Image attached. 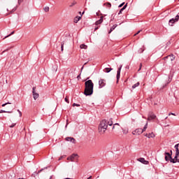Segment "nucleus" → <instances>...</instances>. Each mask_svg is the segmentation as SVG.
Returning <instances> with one entry per match:
<instances>
[{
    "label": "nucleus",
    "instance_id": "f257e3e1",
    "mask_svg": "<svg viewBox=\"0 0 179 179\" xmlns=\"http://www.w3.org/2000/svg\"><path fill=\"white\" fill-rule=\"evenodd\" d=\"M94 87V84L92 80H88L85 83V96H92L93 94V89Z\"/></svg>",
    "mask_w": 179,
    "mask_h": 179
},
{
    "label": "nucleus",
    "instance_id": "f03ea898",
    "mask_svg": "<svg viewBox=\"0 0 179 179\" xmlns=\"http://www.w3.org/2000/svg\"><path fill=\"white\" fill-rule=\"evenodd\" d=\"M108 126H113V119H110V121H107L106 120H102L99 126V132L101 134H104V132L107 131Z\"/></svg>",
    "mask_w": 179,
    "mask_h": 179
},
{
    "label": "nucleus",
    "instance_id": "7ed1b4c3",
    "mask_svg": "<svg viewBox=\"0 0 179 179\" xmlns=\"http://www.w3.org/2000/svg\"><path fill=\"white\" fill-rule=\"evenodd\" d=\"M178 155L177 152H176V155L174 159H173V151L171 150V153L165 152L164 155H165V160L166 162H171V163H178Z\"/></svg>",
    "mask_w": 179,
    "mask_h": 179
},
{
    "label": "nucleus",
    "instance_id": "20e7f679",
    "mask_svg": "<svg viewBox=\"0 0 179 179\" xmlns=\"http://www.w3.org/2000/svg\"><path fill=\"white\" fill-rule=\"evenodd\" d=\"M148 129V123L145 124L143 129H136V130L132 131L133 135H141V134H143L145 131Z\"/></svg>",
    "mask_w": 179,
    "mask_h": 179
},
{
    "label": "nucleus",
    "instance_id": "39448f33",
    "mask_svg": "<svg viewBox=\"0 0 179 179\" xmlns=\"http://www.w3.org/2000/svg\"><path fill=\"white\" fill-rule=\"evenodd\" d=\"M103 19H104V17L101 16L100 19L95 22V25L96 27H95L94 28V31H96V30H99V28L100 27V25L99 26V24H101L103 23Z\"/></svg>",
    "mask_w": 179,
    "mask_h": 179
},
{
    "label": "nucleus",
    "instance_id": "423d86ee",
    "mask_svg": "<svg viewBox=\"0 0 179 179\" xmlns=\"http://www.w3.org/2000/svg\"><path fill=\"white\" fill-rule=\"evenodd\" d=\"M122 69V64H120V67L117 69V76H116L117 83H118V81L120 80V78L121 76V69Z\"/></svg>",
    "mask_w": 179,
    "mask_h": 179
},
{
    "label": "nucleus",
    "instance_id": "0eeeda50",
    "mask_svg": "<svg viewBox=\"0 0 179 179\" xmlns=\"http://www.w3.org/2000/svg\"><path fill=\"white\" fill-rule=\"evenodd\" d=\"M32 95L34 100L38 99L40 96L38 93L36 92V87H33L32 88Z\"/></svg>",
    "mask_w": 179,
    "mask_h": 179
},
{
    "label": "nucleus",
    "instance_id": "6e6552de",
    "mask_svg": "<svg viewBox=\"0 0 179 179\" xmlns=\"http://www.w3.org/2000/svg\"><path fill=\"white\" fill-rule=\"evenodd\" d=\"M166 59H169V61H174L176 59V56L174 55L171 54L165 57H164V60L166 61Z\"/></svg>",
    "mask_w": 179,
    "mask_h": 179
},
{
    "label": "nucleus",
    "instance_id": "1a4fd4ad",
    "mask_svg": "<svg viewBox=\"0 0 179 179\" xmlns=\"http://www.w3.org/2000/svg\"><path fill=\"white\" fill-rule=\"evenodd\" d=\"M99 89H101L102 87H104L106 86V80L104 79H100L99 80Z\"/></svg>",
    "mask_w": 179,
    "mask_h": 179
},
{
    "label": "nucleus",
    "instance_id": "9d476101",
    "mask_svg": "<svg viewBox=\"0 0 179 179\" xmlns=\"http://www.w3.org/2000/svg\"><path fill=\"white\" fill-rule=\"evenodd\" d=\"M66 141H67V142H71L72 143H76V139L73 137H66Z\"/></svg>",
    "mask_w": 179,
    "mask_h": 179
},
{
    "label": "nucleus",
    "instance_id": "9b49d317",
    "mask_svg": "<svg viewBox=\"0 0 179 179\" xmlns=\"http://www.w3.org/2000/svg\"><path fill=\"white\" fill-rule=\"evenodd\" d=\"M78 157L77 154H72L70 157L67 158V160H70L71 162H73L75 160V158Z\"/></svg>",
    "mask_w": 179,
    "mask_h": 179
},
{
    "label": "nucleus",
    "instance_id": "f8f14e48",
    "mask_svg": "<svg viewBox=\"0 0 179 179\" xmlns=\"http://www.w3.org/2000/svg\"><path fill=\"white\" fill-rule=\"evenodd\" d=\"M138 161L143 163V164H149V161H146L143 157L139 158Z\"/></svg>",
    "mask_w": 179,
    "mask_h": 179
},
{
    "label": "nucleus",
    "instance_id": "ddd939ff",
    "mask_svg": "<svg viewBox=\"0 0 179 179\" xmlns=\"http://www.w3.org/2000/svg\"><path fill=\"white\" fill-rule=\"evenodd\" d=\"M145 136H147V138H155V134L154 133H150V134H145Z\"/></svg>",
    "mask_w": 179,
    "mask_h": 179
},
{
    "label": "nucleus",
    "instance_id": "4468645a",
    "mask_svg": "<svg viewBox=\"0 0 179 179\" xmlns=\"http://www.w3.org/2000/svg\"><path fill=\"white\" fill-rule=\"evenodd\" d=\"M156 118V115H155L153 113H151V115L148 117V120H155Z\"/></svg>",
    "mask_w": 179,
    "mask_h": 179
},
{
    "label": "nucleus",
    "instance_id": "2eb2a0df",
    "mask_svg": "<svg viewBox=\"0 0 179 179\" xmlns=\"http://www.w3.org/2000/svg\"><path fill=\"white\" fill-rule=\"evenodd\" d=\"M111 71H113V68H105L104 69V72H106V73H109Z\"/></svg>",
    "mask_w": 179,
    "mask_h": 179
},
{
    "label": "nucleus",
    "instance_id": "dca6fc26",
    "mask_svg": "<svg viewBox=\"0 0 179 179\" xmlns=\"http://www.w3.org/2000/svg\"><path fill=\"white\" fill-rule=\"evenodd\" d=\"M2 113H7L8 114H12L13 113L12 110H0V114Z\"/></svg>",
    "mask_w": 179,
    "mask_h": 179
},
{
    "label": "nucleus",
    "instance_id": "f3484780",
    "mask_svg": "<svg viewBox=\"0 0 179 179\" xmlns=\"http://www.w3.org/2000/svg\"><path fill=\"white\" fill-rule=\"evenodd\" d=\"M175 149H176V155H179V145H178V144H176V145H175Z\"/></svg>",
    "mask_w": 179,
    "mask_h": 179
},
{
    "label": "nucleus",
    "instance_id": "a211bd4d",
    "mask_svg": "<svg viewBox=\"0 0 179 179\" xmlns=\"http://www.w3.org/2000/svg\"><path fill=\"white\" fill-rule=\"evenodd\" d=\"M80 19H82V17H79V16L76 17L74 19V23H78V22H79Z\"/></svg>",
    "mask_w": 179,
    "mask_h": 179
},
{
    "label": "nucleus",
    "instance_id": "6ab92c4d",
    "mask_svg": "<svg viewBox=\"0 0 179 179\" xmlns=\"http://www.w3.org/2000/svg\"><path fill=\"white\" fill-rule=\"evenodd\" d=\"M80 48L86 50V49H87V45H85V44H81V45H80Z\"/></svg>",
    "mask_w": 179,
    "mask_h": 179
},
{
    "label": "nucleus",
    "instance_id": "aec40b11",
    "mask_svg": "<svg viewBox=\"0 0 179 179\" xmlns=\"http://www.w3.org/2000/svg\"><path fill=\"white\" fill-rule=\"evenodd\" d=\"M13 34H15V31H13L10 34H8V36H5L3 40H5V38H8V37H10V36H12Z\"/></svg>",
    "mask_w": 179,
    "mask_h": 179
},
{
    "label": "nucleus",
    "instance_id": "412c9836",
    "mask_svg": "<svg viewBox=\"0 0 179 179\" xmlns=\"http://www.w3.org/2000/svg\"><path fill=\"white\" fill-rule=\"evenodd\" d=\"M139 85H140L139 82L136 83V84L132 85V89H136V87H138Z\"/></svg>",
    "mask_w": 179,
    "mask_h": 179
},
{
    "label": "nucleus",
    "instance_id": "4be33fe9",
    "mask_svg": "<svg viewBox=\"0 0 179 179\" xmlns=\"http://www.w3.org/2000/svg\"><path fill=\"white\" fill-rule=\"evenodd\" d=\"M77 2L76 1H73L70 5L69 7L72 8V6H75V5H76Z\"/></svg>",
    "mask_w": 179,
    "mask_h": 179
},
{
    "label": "nucleus",
    "instance_id": "5701e85b",
    "mask_svg": "<svg viewBox=\"0 0 179 179\" xmlns=\"http://www.w3.org/2000/svg\"><path fill=\"white\" fill-rule=\"evenodd\" d=\"M103 6H106L108 8H111V3L107 2L103 3Z\"/></svg>",
    "mask_w": 179,
    "mask_h": 179
},
{
    "label": "nucleus",
    "instance_id": "b1692460",
    "mask_svg": "<svg viewBox=\"0 0 179 179\" xmlns=\"http://www.w3.org/2000/svg\"><path fill=\"white\" fill-rule=\"evenodd\" d=\"M65 45V41H62L61 43V50L64 51V45Z\"/></svg>",
    "mask_w": 179,
    "mask_h": 179
},
{
    "label": "nucleus",
    "instance_id": "393cba45",
    "mask_svg": "<svg viewBox=\"0 0 179 179\" xmlns=\"http://www.w3.org/2000/svg\"><path fill=\"white\" fill-rule=\"evenodd\" d=\"M43 10H45V12H49L50 11V7L46 6V7L43 8Z\"/></svg>",
    "mask_w": 179,
    "mask_h": 179
},
{
    "label": "nucleus",
    "instance_id": "a878e982",
    "mask_svg": "<svg viewBox=\"0 0 179 179\" xmlns=\"http://www.w3.org/2000/svg\"><path fill=\"white\" fill-rule=\"evenodd\" d=\"M115 27H116L115 25H113V26L110 28V29L108 34H110V33H111V32L115 29Z\"/></svg>",
    "mask_w": 179,
    "mask_h": 179
},
{
    "label": "nucleus",
    "instance_id": "bb28decb",
    "mask_svg": "<svg viewBox=\"0 0 179 179\" xmlns=\"http://www.w3.org/2000/svg\"><path fill=\"white\" fill-rule=\"evenodd\" d=\"M17 8H16V7H14L13 9H12V10L11 11H10V13H13V12H16V10H17Z\"/></svg>",
    "mask_w": 179,
    "mask_h": 179
},
{
    "label": "nucleus",
    "instance_id": "cd10ccee",
    "mask_svg": "<svg viewBox=\"0 0 179 179\" xmlns=\"http://www.w3.org/2000/svg\"><path fill=\"white\" fill-rule=\"evenodd\" d=\"M73 107H80V104H78V103H73Z\"/></svg>",
    "mask_w": 179,
    "mask_h": 179
},
{
    "label": "nucleus",
    "instance_id": "c85d7f7f",
    "mask_svg": "<svg viewBox=\"0 0 179 179\" xmlns=\"http://www.w3.org/2000/svg\"><path fill=\"white\" fill-rule=\"evenodd\" d=\"M127 6H128V3H127L122 8L123 10H125L127 9Z\"/></svg>",
    "mask_w": 179,
    "mask_h": 179
},
{
    "label": "nucleus",
    "instance_id": "c756f323",
    "mask_svg": "<svg viewBox=\"0 0 179 179\" xmlns=\"http://www.w3.org/2000/svg\"><path fill=\"white\" fill-rule=\"evenodd\" d=\"M9 127H10V128H14V127H16V123H13Z\"/></svg>",
    "mask_w": 179,
    "mask_h": 179
},
{
    "label": "nucleus",
    "instance_id": "7c9ffc66",
    "mask_svg": "<svg viewBox=\"0 0 179 179\" xmlns=\"http://www.w3.org/2000/svg\"><path fill=\"white\" fill-rule=\"evenodd\" d=\"M115 125H120V124L118 123L114 124L113 126L112 127V131L115 128Z\"/></svg>",
    "mask_w": 179,
    "mask_h": 179
},
{
    "label": "nucleus",
    "instance_id": "2f4dec72",
    "mask_svg": "<svg viewBox=\"0 0 179 179\" xmlns=\"http://www.w3.org/2000/svg\"><path fill=\"white\" fill-rule=\"evenodd\" d=\"M124 5H125V2L122 3L121 4L119 5V8H122V6H124Z\"/></svg>",
    "mask_w": 179,
    "mask_h": 179
},
{
    "label": "nucleus",
    "instance_id": "473e14b6",
    "mask_svg": "<svg viewBox=\"0 0 179 179\" xmlns=\"http://www.w3.org/2000/svg\"><path fill=\"white\" fill-rule=\"evenodd\" d=\"M24 0H18V5H21Z\"/></svg>",
    "mask_w": 179,
    "mask_h": 179
},
{
    "label": "nucleus",
    "instance_id": "72a5a7b5",
    "mask_svg": "<svg viewBox=\"0 0 179 179\" xmlns=\"http://www.w3.org/2000/svg\"><path fill=\"white\" fill-rule=\"evenodd\" d=\"M122 12H124V10L122 8H121L118 13V15H121V13H122Z\"/></svg>",
    "mask_w": 179,
    "mask_h": 179
},
{
    "label": "nucleus",
    "instance_id": "f704fd0d",
    "mask_svg": "<svg viewBox=\"0 0 179 179\" xmlns=\"http://www.w3.org/2000/svg\"><path fill=\"white\" fill-rule=\"evenodd\" d=\"M7 104H10V103L7 102V103H3V104H2V107H5V106H7Z\"/></svg>",
    "mask_w": 179,
    "mask_h": 179
},
{
    "label": "nucleus",
    "instance_id": "c9c22d12",
    "mask_svg": "<svg viewBox=\"0 0 179 179\" xmlns=\"http://www.w3.org/2000/svg\"><path fill=\"white\" fill-rule=\"evenodd\" d=\"M17 111L20 114V117H22V112L20 111V110L17 109Z\"/></svg>",
    "mask_w": 179,
    "mask_h": 179
},
{
    "label": "nucleus",
    "instance_id": "e433bc0d",
    "mask_svg": "<svg viewBox=\"0 0 179 179\" xmlns=\"http://www.w3.org/2000/svg\"><path fill=\"white\" fill-rule=\"evenodd\" d=\"M64 101H66V103H69V100L68 99V98H65L64 99Z\"/></svg>",
    "mask_w": 179,
    "mask_h": 179
},
{
    "label": "nucleus",
    "instance_id": "4c0bfd02",
    "mask_svg": "<svg viewBox=\"0 0 179 179\" xmlns=\"http://www.w3.org/2000/svg\"><path fill=\"white\" fill-rule=\"evenodd\" d=\"M141 31H142V30L138 31L136 34H134V36H138V34H139Z\"/></svg>",
    "mask_w": 179,
    "mask_h": 179
},
{
    "label": "nucleus",
    "instance_id": "58836bf2",
    "mask_svg": "<svg viewBox=\"0 0 179 179\" xmlns=\"http://www.w3.org/2000/svg\"><path fill=\"white\" fill-rule=\"evenodd\" d=\"M169 115H176V113H169Z\"/></svg>",
    "mask_w": 179,
    "mask_h": 179
},
{
    "label": "nucleus",
    "instance_id": "ea45409f",
    "mask_svg": "<svg viewBox=\"0 0 179 179\" xmlns=\"http://www.w3.org/2000/svg\"><path fill=\"white\" fill-rule=\"evenodd\" d=\"M170 44H171V42H170V41L166 43V45H170Z\"/></svg>",
    "mask_w": 179,
    "mask_h": 179
},
{
    "label": "nucleus",
    "instance_id": "a19ab883",
    "mask_svg": "<svg viewBox=\"0 0 179 179\" xmlns=\"http://www.w3.org/2000/svg\"><path fill=\"white\" fill-rule=\"evenodd\" d=\"M8 108H10V110H12V109L13 108V106H8Z\"/></svg>",
    "mask_w": 179,
    "mask_h": 179
},
{
    "label": "nucleus",
    "instance_id": "79ce46f5",
    "mask_svg": "<svg viewBox=\"0 0 179 179\" xmlns=\"http://www.w3.org/2000/svg\"><path fill=\"white\" fill-rule=\"evenodd\" d=\"M77 79H80V75H78V76H77Z\"/></svg>",
    "mask_w": 179,
    "mask_h": 179
},
{
    "label": "nucleus",
    "instance_id": "37998d69",
    "mask_svg": "<svg viewBox=\"0 0 179 179\" xmlns=\"http://www.w3.org/2000/svg\"><path fill=\"white\" fill-rule=\"evenodd\" d=\"M165 127H170L169 124H168L167 123L165 124Z\"/></svg>",
    "mask_w": 179,
    "mask_h": 179
},
{
    "label": "nucleus",
    "instance_id": "c03bdc74",
    "mask_svg": "<svg viewBox=\"0 0 179 179\" xmlns=\"http://www.w3.org/2000/svg\"><path fill=\"white\" fill-rule=\"evenodd\" d=\"M96 16H100V14L99 13H96Z\"/></svg>",
    "mask_w": 179,
    "mask_h": 179
},
{
    "label": "nucleus",
    "instance_id": "a18cd8bd",
    "mask_svg": "<svg viewBox=\"0 0 179 179\" xmlns=\"http://www.w3.org/2000/svg\"><path fill=\"white\" fill-rule=\"evenodd\" d=\"M42 171H43V169H41V170L38 171V173H41Z\"/></svg>",
    "mask_w": 179,
    "mask_h": 179
},
{
    "label": "nucleus",
    "instance_id": "49530a36",
    "mask_svg": "<svg viewBox=\"0 0 179 179\" xmlns=\"http://www.w3.org/2000/svg\"><path fill=\"white\" fill-rule=\"evenodd\" d=\"M141 69H142V68L139 67L138 71L139 72V71H141Z\"/></svg>",
    "mask_w": 179,
    "mask_h": 179
},
{
    "label": "nucleus",
    "instance_id": "de8ad7c7",
    "mask_svg": "<svg viewBox=\"0 0 179 179\" xmlns=\"http://www.w3.org/2000/svg\"><path fill=\"white\" fill-rule=\"evenodd\" d=\"M166 85H164V86L162 87V89H164V87H166Z\"/></svg>",
    "mask_w": 179,
    "mask_h": 179
},
{
    "label": "nucleus",
    "instance_id": "09e8293b",
    "mask_svg": "<svg viewBox=\"0 0 179 179\" xmlns=\"http://www.w3.org/2000/svg\"><path fill=\"white\" fill-rule=\"evenodd\" d=\"M140 68H142V63L140 64Z\"/></svg>",
    "mask_w": 179,
    "mask_h": 179
},
{
    "label": "nucleus",
    "instance_id": "8fccbe9b",
    "mask_svg": "<svg viewBox=\"0 0 179 179\" xmlns=\"http://www.w3.org/2000/svg\"><path fill=\"white\" fill-rule=\"evenodd\" d=\"M85 14V11H83V13H82V15H84Z\"/></svg>",
    "mask_w": 179,
    "mask_h": 179
},
{
    "label": "nucleus",
    "instance_id": "3c124183",
    "mask_svg": "<svg viewBox=\"0 0 179 179\" xmlns=\"http://www.w3.org/2000/svg\"><path fill=\"white\" fill-rule=\"evenodd\" d=\"M127 69H129V66H127Z\"/></svg>",
    "mask_w": 179,
    "mask_h": 179
},
{
    "label": "nucleus",
    "instance_id": "603ef678",
    "mask_svg": "<svg viewBox=\"0 0 179 179\" xmlns=\"http://www.w3.org/2000/svg\"><path fill=\"white\" fill-rule=\"evenodd\" d=\"M83 66L81 68V71H83Z\"/></svg>",
    "mask_w": 179,
    "mask_h": 179
},
{
    "label": "nucleus",
    "instance_id": "864d4df0",
    "mask_svg": "<svg viewBox=\"0 0 179 179\" xmlns=\"http://www.w3.org/2000/svg\"><path fill=\"white\" fill-rule=\"evenodd\" d=\"M5 51H8V50H4L3 52H5Z\"/></svg>",
    "mask_w": 179,
    "mask_h": 179
},
{
    "label": "nucleus",
    "instance_id": "5fc2aeb1",
    "mask_svg": "<svg viewBox=\"0 0 179 179\" xmlns=\"http://www.w3.org/2000/svg\"><path fill=\"white\" fill-rule=\"evenodd\" d=\"M7 11L9 12V9L7 8Z\"/></svg>",
    "mask_w": 179,
    "mask_h": 179
},
{
    "label": "nucleus",
    "instance_id": "6e6d98bb",
    "mask_svg": "<svg viewBox=\"0 0 179 179\" xmlns=\"http://www.w3.org/2000/svg\"><path fill=\"white\" fill-rule=\"evenodd\" d=\"M165 120H167V117H165Z\"/></svg>",
    "mask_w": 179,
    "mask_h": 179
},
{
    "label": "nucleus",
    "instance_id": "4d7b16f0",
    "mask_svg": "<svg viewBox=\"0 0 179 179\" xmlns=\"http://www.w3.org/2000/svg\"><path fill=\"white\" fill-rule=\"evenodd\" d=\"M66 127H68V124L66 125Z\"/></svg>",
    "mask_w": 179,
    "mask_h": 179
}]
</instances>
